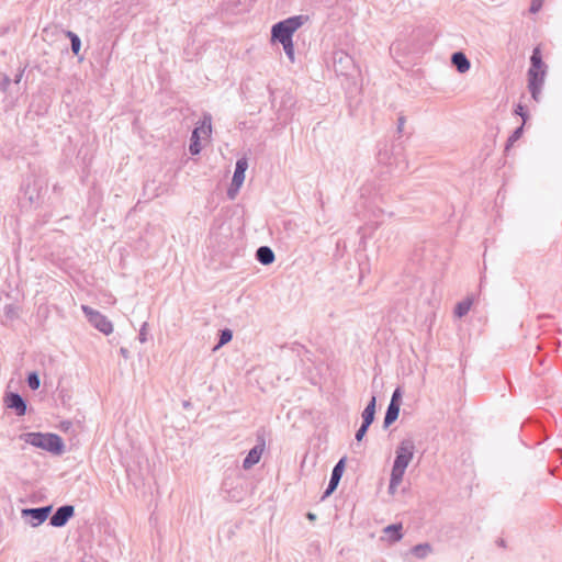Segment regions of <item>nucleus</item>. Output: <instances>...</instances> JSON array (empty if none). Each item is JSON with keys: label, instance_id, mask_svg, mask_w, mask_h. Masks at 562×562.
Masks as SVG:
<instances>
[{"label": "nucleus", "instance_id": "obj_1", "mask_svg": "<svg viewBox=\"0 0 562 562\" xmlns=\"http://www.w3.org/2000/svg\"><path fill=\"white\" fill-rule=\"evenodd\" d=\"M415 452V443L413 439L405 438L403 439L396 450H395V459L393 462V467L391 470V477H390V490L396 487L401 484L403 476L405 474V471L413 460Z\"/></svg>", "mask_w": 562, "mask_h": 562}, {"label": "nucleus", "instance_id": "obj_2", "mask_svg": "<svg viewBox=\"0 0 562 562\" xmlns=\"http://www.w3.org/2000/svg\"><path fill=\"white\" fill-rule=\"evenodd\" d=\"M546 75L547 66L542 60L541 49L537 46L530 56V67L527 72L528 90L536 102L540 99Z\"/></svg>", "mask_w": 562, "mask_h": 562}, {"label": "nucleus", "instance_id": "obj_3", "mask_svg": "<svg viewBox=\"0 0 562 562\" xmlns=\"http://www.w3.org/2000/svg\"><path fill=\"white\" fill-rule=\"evenodd\" d=\"M20 439L56 456H60L65 451L64 441L56 434L24 432L20 435Z\"/></svg>", "mask_w": 562, "mask_h": 562}, {"label": "nucleus", "instance_id": "obj_4", "mask_svg": "<svg viewBox=\"0 0 562 562\" xmlns=\"http://www.w3.org/2000/svg\"><path fill=\"white\" fill-rule=\"evenodd\" d=\"M307 19L305 15H294L276 23L271 29V40L278 43L293 40V34Z\"/></svg>", "mask_w": 562, "mask_h": 562}, {"label": "nucleus", "instance_id": "obj_5", "mask_svg": "<svg viewBox=\"0 0 562 562\" xmlns=\"http://www.w3.org/2000/svg\"><path fill=\"white\" fill-rule=\"evenodd\" d=\"M266 448V430L260 428L256 432V445L248 451L247 456L243 461V468L245 470L251 469L257 464Z\"/></svg>", "mask_w": 562, "mask_h": 562}, {"label": "nucleus", "instance_id": "obj_6", "mask_svg": "<svg viewBox=\"0 0 562 562\" xmlns=\"http://www.w3.org/2000/svg\"><path fill=\"white\" fill-rule=\"evenodd\" d=\"M81 310L89 323L102 334L110 335L113 331V325L105 315L88 305H81Z\"/></svg>", "mask_w": 562, "mask_h": 562}, {"label": "nucleus", "instance_id": "obj_7", "mask_svg": "<svg viewBox=\"0 0 562 562\" xmlns=\"http://www.w3.org/2000/svg\"><path fill=\"white\" fill-rule=\"evenodd\" d=\"M52 509V505L33 508H23L21 510V516L26 520L29 525H31L32 527H37L49 517Z\"/></svg>", "mask_w": 562, "mask_h": 562}, {"label": "nucleus", "instance_id": "obj_8", "mask_svg": "<svg viewBox=\"0 0 562 562\" xmlns=\"http://www.w3.org/2000/svg\"><path fill=\"white\" fill-rule=\"evenodd\" d=\"M333 60L335 71L341 76H349L355 69L352 57L342 50L335 52Z\"/></svg>", "mask_w": 562, "mask_h": 562}, {"label": "nucleus", "instance_id": "obj_9", "mask_svg": "<svg viewBox=\"0 0 562 562\" xmlns=\"http://www.w3.org/2000/svg\"><path fill=\"white\" fill-rule=\"evenodd\" d=\"M248 168V160L246 157H241L239 159H237L236 161V166H235V171H234V175H233V179H232V184H231V188L228 189V195L231 198H234V192L233 191H237L244 180H245V172Z\"/></svg>", "mask_w": 562, "mask_h": 562}, {"label": "nucleus", "instance_id": "obj_10", "mask_svg": "<svg viewBox=\"0 0 562 562\" xmlns=\"http://www.w3.org/2000/svg\"><path fill=\"white\" fill-rule=\"evenodd\" d=\"M74 515L75 507L72 505H63L50 516L49 525L56 528L64 527L74 517Z\"/></svg>", "mask_w": 562, "mask_h": 562}, {"label": "nucleus", "instance_id": "obj_11", "mask_svg": "<svg viewBox=\"0 0 562 562\" xmlns=\"http://www.w3.org/2000/svg\"><path fill=\"white\" fill-rule=\"evenodd\" d=\"M345 464H346V458H341L334 467L333 471H331V475H330V479H329V482H328V485L322 496V499L328 497L329 495H331L340 480H341V476L344 474V471H345Z\"/></svg>", "mask_w": 562, "mask_h": 562}, {"label": "nucleus", "instance_id": "obj_12", "mask_svg": "<svg viewBox=\"0 0 562 562\" xmlns=\"http://www.w3.org/2000/svg\"><path fill=\"white\" fill-rule=\"evenodd\" d=\"M5 406L13 409L18 416L26 414V401L16 392H9L4 397Z\"/></svg>", "mask_w": 562, "mask_h": 562}, {"label": "nucleus", "instance_id": "obj_13", "mask_svg": "<svg viewBox=\"0 0 562 562\" xmlns=\"http://www.w3.org/2000/svg\"><path fill=\"white\" fill-rule=\"evenodd\" d=\"M200 130H203V136L209 137L211 135V133H212V116H211V114L205 113L203 115L201 124L195 126L194 130L192 131L190 142H193V140L200 142L201 140Z\"/></svg>", "mask_w": 562, "mask_h": 562}, {"label": "nucleus", "instance_id": "obj_14", "mask_svg": "<svg viewBox=\"0 0 562 562\" xmlns=\"http://www.w3.org/2000/svg\"><path fill=\"white\" fill-rule=\"evenodd\" d=\"M451 64L460 74L467 72L471 67V63L463 52H454L451 55Z\"/></svg>", "mask_w": 562, "mask_h": 562}, {"label": "nucleus", "instance_id": "obj_15", "mask_svg": "<svg viewBox=\"0 0 562 562\" xmlns=\"http://www.w3.org/2000/svg\"><path fill=\"white\" fill-rule=\"evenodd\" d=\"M383 535L390 542H397L403 538V525L401 522L389 525L383 529Z\"/></svg>", "mask_w": 562, "mask_h": 562}, {"label": "nucleus", "instance_id": "obj_16", "mask_svg": "<svg viewBox=\"0 0 562 562\" xmlns=\"http://www.w3.org/2000/svg\"><path fill=\"white\" fill-rule=\"evenodd\" d=\"M256 259L263 266L271 265L274 259V252L268 246H260L256 251Z\"/></svg>", "mask_w": 562, "mask_h": 562}, {"label": "nucleus", "instance_id": "obj_17", "mask_svg": "<svg viewBox=\"0 0 562 562\" xmlns=\"http://www.w3.org/2000/svg\"><path fill=\"white\" fill-rule=\"evenodd\" d=\"M375 406H376V398L374 395H372L371 400L369 401V403L367 404L366 408L363 409V412L361 414V417H362L361 424L371 426V424L374 420V416H375Z\"/></svg>", "mask_w": 562, "mask_h": 562}, {"label": "nucleus", "instance_id": "obj_18", "mask_svg": "<svg viewBox=\"0 0 562 562\" xmlns=\"http://www.w3.org/2000/svg\"><path fill=\"white\" fill-rule=\"evenodd\" d=\"M432 552V547L428 542L419 543L411 549V553L419 560L426 559Z\"/></svg>", "mask_w": 562, "mask_h": 562}, {"label": "nucleus", "instance_id": "obj_19", "mask_svg": "<svg viewBox=\"0 0 562 562\" xmlns=\"http://www.w3.org/2000/svg\"><path fill=\"white\" fill-rule=\"evenodd\" d=\"M398 414L400 407L394 404H389L383 420V428H389L397 419Z\"/></svg>", "mask_w": 562, "mask_h": 562}, {"label": "nucleus", "instance_id": "obj_20", "mask_svg": "<svg viewBox=\"0 0 562 562\" xmlns=\"http://www.w3.org/2000/svg\"><path fill=\"white\" fill-rule=\"evenodd\" d=\"M472 305V300L470 297L462 300L461 302L457 303L454 307V315L459 318L465 316Z\"/></svg>", "mask_w": 562, "mask_h": 562}, {"label": "nucleus", "instance_id": "obj_21", "mask_svg": "<svg viewBox=\"0 0 562 562\" xmlns=\"http://www.w3.org/2000/svg\"><path fill=\"white\" fill-rule=\"evenodd\" d=\"M65 34L70 41L71 52L74 53V55L79 56L81 49L80 37L72 31H66Z\"/></svg>", "mask_w": 562, "mask_h": 562}, {"label": "nucleus", "instance_id": "obj_22", "mask_svg": "<svg viewBox=\"0 0 562 562\" xmlns=\"http://www.w3.org/2000/svg\"><path fill=\"white\" fill-rule=\"evenodd\" d=\"M232 338H233V333L231 329L225 328V329L220 330L218 342L215 346L214 350H217L222 346L229 342L232 340Z\"/></svg>", "mask_w": 562, "mask_h": 562}, {"label": "nucleus", "instance_id": "obj_23", "mask_svg": "<svg viewBox=\"0 0 562 562\" xmlns=\"http://www.w3.org/2000/svg\"><path fill=\"white\" fill-rule=\"evenodd\" d=\"M20 308L15 304H5L3 306V314L8 319H16L19 317Z\"/></svg>", "mask_w": 562, "mask_h": 562}, {"label": "nucleus", "instance_id": "obj_24", "mask_svg": "<svg viewBox=\"0 0 562 562\" xmlns=\"http://www.w3.org/2000/svg\"><path fill=\"white\" fill-rule=\"evenodd\" d=\"M27 386L32 391H36L41 385V379L36 371L30 372L26 376Z\"/></svg>", "mask_w": 562, "mask_h": 562}, {"label": "nucleus", "instance_id": "obj_25", "mask_svg": "<svg viewBox=\"0 0 562 562\" xmlns=\"http://www.w3.org/2000/svg\"><path fill=\"white\" fill-rule=\"evenodd\" d=\"M524 133V123L514 130V132L510 134L506 142V150L509 149L514 145L515 142H517Z\"/></svg>", "mask_w": 562, "mask_h": 562}, {"label": "nucleus", "instance_id": "obj_26", "mask_svg": "<svg viewBox=\"0 0 562 562\" xmlns=\"http://www.w3.org/2000/svg\"><path fill=\"white\" fill-rule=\"evenodd\" d=\"M280 44L282 45L283 50H284L286 57L290 59V61L294 63L295 57H294V43H293V40L286 41V42L280 43Z\"/></svg>", "mask_w": 562, "mask_h": 562}, {"label": "nucleus", "instance_id": "obj_27", "mask_svg": "<svg viewBox=\"0 0 562 562\" xmlns=\"http://www.w3.org/2000/svg\"><path fill=\"white\" fill-rule=\"evenodd\" d=\"M402 402V391L400 387H396L392 394L390 404H394L395 406H401Z\"/></svg>", "mask_w": 562, "mask_h": 562}, {"label": "nucleus", "instance_id": "obj_28", "mask_svg": "<svg viewBox=\"0 0 562 562\" xmlns=\"http://www.w3.org/2000/svg\"><path fill=\"white\" fill-rule=\"evenodd\" d=\"M201 150H202L201 142H196V140L190 142L189 151L191 155H193V156L199 155L201 153Z\"/></svg>", "mask_w": 562, "mask_h": 562}, {"label": "nucleus", "instance_id": "obj_29", "mask_svg": "<svg viewBox=\"0 0 562 562\" xmlns=\"http://www.w3.org/2000/svg\"><path fill=\"white\" fill-rule=\"evenodd\" d=\"M369 427L370 426H368V425L361 424L359 429L356 431V440L357 441H361L363 439V437L366 436Z\"/></svg>", "mask_w": 562, "mask_h": 562}, {"label": "nucleus", "instance_id": "obj_30", "mask_svg": "<svg viewBox=\"0 0 562 562\" xmlns=\"http://www.w3.org/2000/svg\"><path fill=\"white\" fill-rule=\"evenodd\" d=\"M515 114L519 115L522 119L524 123L527 121L528 114L524 105L518 104L515 109Z\"/></svg>", "mask_w": 562, "mask_h": 562}, {"label": "nucleus", "instance_id": "obj_31", "mask_svg": "<svg viewBox=\"0 0 562 562\" xmlns=\"http://www.w3.org/2000/svg\"><path fill=\"white\" fill-rule=\"evenodd\" d=\"M11 80L7 75H0V90L7 91Z\"/></svg>", "mask_w": 562, "mask_h": 562}, {"label": "nucleus", "instance_id": "obj_32", "mask_svg": "<svg viewBox=\"0 0 562 562\" xmlns=\"http://www.w3.org/2000/svg\"><path fill=\"white\" fill-rule=\"evenodd\" d=\"M147 323H144L140 327V330H139V334H138V339L140 342H146L147 341Z\"/></svg>", "mask_w": 562, "mask_h": 562}, {"label": "nucleus", "instance_id": "obj_33", "mask_svg": "<svg viewBox=\"0 0 562 562\" xmlns=\"http://www.w3.org/2000/svg\"><path fill=\"white\" fill-rule=\"evenodd\" d=\"M226 486H227V482H224V484H223V491H224L225 493H227V497H228V498H231V499H236V501H237V499H238V495H237V493H235V492H233V493H232L231 491H227V490H226Z\"/></svg>", "mask_w": 562, "mask_h": 562}, {"label": "nucleus", "instance_id": "obj_34", "mask_svg": "<svg viewBox=\"0 0 562 562\" xmlns=\"http://www.w3.org/2000/svg\"><path fill=\"white\" fill-rule=\"evenodd\" d=\"M540 7H541L540 2H538V0H533L530 5V12H532V13L538 12L540 10Z\"/></svg>", "mask_w": 562, "mask_h": 562}, {"label": "nucleus", "instance_id": "obj_35", "mask_svg": "<svg viewBox=\"0 0 562 562\" xmlns=\"http://www.w3.org/2000/svg\"><path fill=\"white\" fill-rule=\"evenodd\" d=\"M404 124H405V117L400 116L397 120V132L398 133H401L403 131Z\"/></svg>", "mask_w": 562, "mask_h": 562}, {"label": "nucleus", "instance_id": "obj_36", "mask_svg": "<svg viewBox=\"0 0 562 562\" xmlns=\"http://www.w3.org/2000/svg\"><path fill=\"white\" fill-rule=\"evenodd\" d=\"M22 76H23V70H21L14 78V82L15 83H19L22 79Z\"/></svg>", "mask_w": 562, "mask_h": 562}, {"label": "nucleus", "instance_id": "obj_37", "mask_svg": "<svg viewBox=\"0 0 562 562\" xmlns=\"http://www.w3.org/2000/svg\"><path fill=\"white\" fill-rule=\"evenodd\" d=\"M306 517H307L308 520H315L316 519V515L313 514V513H307Z\"/></svg>", "mask_w": 562, "mask_h": 562}, {"label": "nucleus", "instance_id": "obj_38", "mask_svg": "<svg viewBox=\"0 0 562 562\" xmlns=\"http://www.w3.org/2000/svg\"><path fill=\"white\" fill-rule=\"evenodd\" d=\"M61 426H63L64 429H68L71 426V423L70 422H63Z\"/></svg>", "mask_w": 562, "mask_h": 562}, {"label": "nucleus", "instance_id": "obj_39", "mask_svg": "<svg viewBox=\"0 0 562 562\" xmlns=\"http://www.w3.org/2000/svg\"><path fill=\"white\" fill-rule=\"evenodd\" d=\"M120 352L123 357H126L127 355V350L125 348H121Z\"/></svg>", "mask_w": 562, "mask_h": 562}]
</instances>
